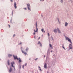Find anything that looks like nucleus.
Segmentation results:
<instances>
[{
	"label": "nucleus",
	"mask_w": 73,
	"mask_h": 73,
	"mask_svg": "<svg viewBox=\"0 0 73 73\" xmlns=\"http://www.w3.org/2000/svg\"><path fill=\"white\" fill-rule=\"evenodd\" d=\"M27 63H25V66H27Z\"/></svg>",
	"instance_id": "32"
},
{
	"label": "nucleus",
	"mask_w": 73,
	"mask_h": 73,
	"mask_svg": "<svg viewBox=\"0 0 73 73\" xmlns=\"http://www.w3.org/2000/svg\"><path fill=\"white\" fill-rule=\"evenodd\" d=\"M46 60H49V59L50 58H49V56H46Z\"/></svg>",
	"instance_id": "23"
},
{
	"label": "nucleus",
	"mask_w": 73,
	"mask_h": 73,
	"mask_svg": "<svg viewBox=\"0 0 73 73\" xmlns=\"http://www.w3.org/2000/svg\"><path fill=\"white\" fill-rule=\"evenodd\" d=\"M48 37H49V36H50V35H49V33H48Z\"/></svg>",
	"instance_id": "30"
},
{
	"label": "nucleus",
	"mask_w": 73,
	"mask_h": 73,
	"mask_svg": "<svg viewBox=\"0 0 73 73\" xmlns=\"http://www.w3.org/2000/svg\"><path fill=\"white\" fill-rule=\"evenodd\" d=\"M51 40H52L53 41H54V39H53V37L51 36Z\"/></svg>",
	"instance_id": "27"
},
{
	"label": "nucleus",
	"mask_w": 73,
	"mask_h": 73,
	"mask_svg": "<svg viewBox=\"0 0 73 73\" xmlns=\"http://www.w3.org/2000/svg\"><path fill=\"white\" fill-rule=\"evenodd\" d=\"M54 33H57V29H55L54 30Z\"/></svg>",
	"instance_id": "13"
},
{
	"label": "nucleus",
	"mask_w": 73,
	"mask_h": 73,
	"mask_svg": "<svg viewBox=\"0 0 73 73\" xmlns=\"http://www.w3.org/2000/svg\"><path fill=\"white\" fill-rule=\"evenodd\" d=\"M15 67H14V71H15Z\"/></svg>",
	"instance_id": "35"
},
{
	"label": "nucleus",
	"mask_w": 73,
	"mask_h": 73,
	"mask_svg": "<svg viewBox=\"0 0 73 73\" xmlns=\"http://www.w3.org/2000/svg\"><path fill=\"white\" fill-rule=\"evenodd\" d=\"M14 7L15 9H17V6H16V2L14 3Z\"/></svg>",
	"instance_id": "10"
},
{
	"label": "nucleus",
	"mask_w": 73,
	"mask_h": 73,
	"mask_svg": "<svg viewBox=\"0 0 73 73\" xmlns=\"http://www.w3.org/2000/svg\"><path fill=\"white\" fill-rule=\"evenodd\" d=\"M36 37V36H34V38H35Z\"/></svg>",
	"instance_id": "49"
},
{
	"label": "nucleus",
	"mask_w": 73,
	"mask_h": 73,
	"mask_svg": "<svg viewBox=\"0 0 73 73\" xmlns=\"http://www.w3.org/2000/svg\"><path fill=\"white\" fill-rule=\"evenodd\" d=\"M28 50H29V48L28 47L27 48H26L25 50L26 52H27V51H28Z\"/></svg>",
	"instance_id": "25"
},
{
	"label": "nucleus",
	"mask_w": 73,
	"mask_h": 73,
	"mask_svg": "<svg viewBox=\"0 0 73 73\" xmlns=\"http://www.w3.org/2000/svg\"><path fill=\"white\" fill-rule=\"evenodd\" d=\"M41 31H42V32H44V33H45V31L44 30V29H41Z\"/></svg>",
	"instance_id": "22"
},
{
	"label": "nucleus",
	"mask_w": 73,
	"mask_h": 73,
	"mask_svg": "<svg viewBox=\"0 0 73 73\" xmlns=\"http://www.w3.org/2000/svg\"><path fill=\"white\" fill-rule=\"evenodd\" d=\"M60 3H63V0H60Z\"/></svg>",
	"instance_id": "28"
},
{
	"label": "nucleus",
	"mask_w": 73,
	"mask_h": 73,
	"mask_svg": "<svg viewBox=\"0 0 73 73\" xmlns=\"http://www.w3.org/2000/svg\"><path fill=\"white\" fill-rule=\"evenodd\" d=\"M21 50L22 53H23L25 55L27 54V53L26 52H25V51H24V48H23V47H21Z\"/></svg>",
	"instance_id": "2"
},
{
	"label": "nucleus",
	"mask_w": 73,
	"mask_h": 73,
	"mask_svg": "<svg viewBox=\"0 0 73 73\" xmlns=\"http://www.w3.org/2000/svg\"><path fill=\"white\" fill-rule=\"evenodd\" d=\"M11 66H12L13 68H14V67H15L13 66V64H12V65H11Z\"/></svg>",
	"instance_id": "34"
},
{
	"label": "nucleus",
	"mask_w": 73,
	"mask_h": 73,
	"mask_svg": "<svg viewBox=\"0 0 73 73\" xmlns=\"http://www.w3.org/2000/svg\"><path fill=\"white\" fill-rule=\"evenodd\" d=\"M40 37H39V38H38V39L40 40Z\"/></svg>",
	"instance_id": "45"
},
{
	"label": "nucleus",
	"mask_w": 73,
	"mask_h": 73,
	"mask_svg": "<svg viewBox=\"0 0 73 73\" xmlns=\"http://www.w3.org/2000/svg\"><path fill=\"white\" fill-rule=\"evenodd\" d=\"M38 58H37L36 59H35V61H36V60H38Z\"/></svg>",
	"instance_id": "31"
},
{
	"label": "nucleus",
	"mask_w": 73,
	"mask_h": 73,
	"mask_svg": "<svg viewBox=\"0 0 73 73\" xmlns=\"http://www.w3.org/2000/svg\"><path fill=\"white\" fill-rule=\"evenodd\" d=\"M24 9L26 10V11H27V8H24Z\"/></svg>",
	"instance_id": "36"
},
{
	"label": "nucleus",
	"mask_w": 73,
	"mask_h": 73,
	"mask_svg": "<svg viewBox=\"0 0 73 73\" xmlns=\"http://www.w3.org/2000/svg\"><path fill=\"white\" fill-rule=\"evenodd\" d=\"M58 20V22L59 23V24H61V21L59 20V19H58V18L57 19Z\"/></svg>",
	"instance_id": "17"
},
{
	"label": "nucleus",
	"mask_w": 73,
	"mask_h": 73,
	"mask_svg": "<svg viewBox=\"0 0 73 73\" xmlns=\"http://www.w3.org/2000/svg\"><path fill=\"white\" fill-rule=\"evenodd\" d=\"M71 1V0H69V1Z\"/></svg>",
	"instance_id": "52"
},
{
	"label": "nucleus",
	"mask_w": 73,
	"mask_h": 73,
	"mask_svg": "<svg viewBox=\"0 0 73 73\" xmlns=\"http://www.w3.org/2000/svg\"><path fill=\"white\" fill-rule=\"evenodd\" d=\"M19 62H23V60H21V59H20V58H19Z\"/></svg>",
	"instance_id": "18"
},
{
	"label": "nucleus",
	"mask_w": 73,
	"mask_h": 73,
	"mask_svg": "<svg viewBox=\"0 0 73 73\" xmlns=\"http://www.w3.org/2000/svg\"><path fill=\"white\" fill-rule=\"evenodd\" d=\"M0 60H1V59H0Z\"/></svg>",
	"instance_id": "53"
},
{
	"label": "nucleus",
	"mask_w": 73,
	"mask_h": 73,
	"mask_svg": "<svg viewBox=\"0 0 73 73\" xmlns=\"http://www.w3.org/2000/svg\"><path fill=\"white\" fill-rule=\"evenodd\" d=\"M68 25V23L67 22H66L65 24V27H67Z\"/></svg>",
	"instance_id": "15"
},
{
	"label": "nucleus",
	"mask_w": 73,
	"mask_h": 73,
	"mask_svg": "<svg viewBox=\"0 0 73 73\" xmlns=\"http://www.w3.org/2000/svg\"><path fill=\"white\" fill-rule=\"evenodd\" d=\"M10 1H11V2H12V1H13L12 0H10Z\"/></svg>",
	"instance_id": "43"
},
{
	"label": "nucleus",
	"mask_w": 73,
	"mask_h": 73,
	"mask_svg": "<svg viewBox=\"0 0 73 73\" xmlns=\"http://www.w3.org/2000/svg\"><path fill=\"white\" fill-rule=\"evenodd\" d=\"M14 64H15V62H14V61H13L12 62H11V65H13Z\"/></svg>",
	"instance_id": "19"
},
{
	"label": "nucleus",
	"mask_w": 73,
	"mask_h": 73,
	"mask_svg": "<svg viewBox=\"0 0 73 73\" xmlns=\"http://www.w3.org/2000/svg\"><path fill=\"white\" fill-rule=\"evenodd\" d=\"M16 36V35H15V34H14L13 35V37H15Z\"/></svg>",
	"instance_id": "29"
},
{
	"label": "nucleus",
	"mask_w": 73,
	"mask_h": 73,
	"mask_svg": "<svg viewBox=\"0 0 73 73\" xmlns=\"http://www.w3.org/2000/svg\"><path fill=\"white\" fill-rule=\"evenodd\" d=\"M58 32L59 33H61V30L60 29L57 28Z\"/></svg>",
	"instance_id": "11"
},
{
	"label": "nucleus",
	"mask_w": 73,
	"mask_h": 73,
	"mask_svg": "<svg viewBox=\"0 0 73 73\" xmlns=\"http://www.w3.org/2000/svg\"><path fill=\"white\" fill-rule=\"evenodd\" d=\"M50 47L52 49H53V47H52V46L51 45V44H49Z\"/></svg>",
	"instance_id": "24"
},
{
	"label": "nucleus",
	"mask_w": 73,
	"mask_h": 73,
	"mask_svg": "<svg viewBox=\"0 0 73 73\" xmlns=\"http://www.w3.org/2000/svg\"><path fill=\"white\" fill-rule=\"evenodd\" d=\"M31 60V58H30L29 59V60Z\"/></svg>",
	"instance_id": "48"
},
{
	"label": "nucleus",
	"mask_w": 73,
	"mask_h": 73,
	"mask_svg": "<svg viewBox=\"0 0 73 73\" xmlns=\"http://www.w3.org/2000/svg\"><path fill=\"white\" fill-rule=\"evenodd\" d=\"M20 68L21 69V65H19Z\"/></svg>",
	"instance_id": "41"
},
{
	"label": "nucleus",
	"mask_w": 73,
	"mask_h": 73,
	"mask_svg": "<svg viewBox=\"0 0 73 73\" xmlns=\"http://www.w3.org/2000/svg\"><path fill=\"white\" fill-rule=\"evenodd\" d=\"M38 44H40V46L42 47V44H41V43L40 41H38Z\"/></svg>",
	"instance_id": "8"
},
{
	"label": "nucleus",
	"mask_w": 73,
	"mask_h": 73,
	"mask_svg": "<svg viewBox=\"0 0 73 73\" xmlns=\"http://www.w3.org/2000/svg\"><path fill=\"white\" fill-rule=\"evenodd\" d=\"M69 47L70 49L72 50L73 49V47H72V45L71 44H69Z\"/></svg>",
	"instance_id": "6"
},
{
	"label": "nucleus",
	"mask_w": 73,
	"mask_h": 73,
	"mask_svg": "<svg viewBox=\"0 0 73 73\" xmlns=\"http://www.w3.org/2000/svg\"><path fill=\"white\" fill-rule=\"evenodd\" d=\"M8 56L9 57H12V55L9 54L8 55Z\"/></svg>",
	"instance_id": "16"
},
{
	"label": "nucleus",
	"mask_w": 73,
	"mask_h": 73,
	"mask_svg": "<svg viewBox=\"0 0 73 73\" xmlns=\"http://www.w3.org/2000/svg\"><path fill=\"white\" fill-rule=\"evenodd\" d=\"M36 31H35V29L34 30V31L35 32L33 33V35H35V34H36V33H35V32H37V31H38V28H37V22H36Z\"/></svg>",
	"instance_id": "1"
},
{
	"label": "nucleus",
	"mask_w": 73,
	"mask_h": 73,
	"mask_svg": "<svg viewBox=\"0 0 73 73\" xmlns=\"http://www.w3.org/2000/svg\"><path fill=\"white\" fill-rule=\"evenodd\" d=\"M13 11H12V15H13Z\"/></svg>",
	"instance_id": "38"
},
{
	"label": "nucleus",
	"mask_w": 73,
	"mask_h": 73,
	"mask_svg": "<svg viewBox=\"0 0 73 73\" xmlns=\"http://www.w3.org/2000/svg\"><path fill=\"white\" fill-rule=\"evenodd\" d=\"M24 65H23V69H24Z\"/></svg>",
	"instance_id": "37"
},
{
	"label": "nucleus",
	"mask_w": 73,
	"mask_h": 73,
	"mask_svg": "<svg viewBox=\"0 0 73 73\" xmlns=\"http://www.w3.org/2000/svg\"><path fill=\"white\" fill-rule=\"evenodd\" d=\"M41 16L42 17H43V16H42V15H41Z\"/></svg>",
	"instance_id": "51"
},
{
	"label": "nucleus",
	"mask_w": 73,
	"mask_h": 73,
	"mask_svg": "<svg viewBox=\"0 0 73 73\" xmlns=\"http://www.w3.org/2000/svg\"><path fill=\"white\" fill-rule=\"evenodd\" d=\"M7 63H8V65H9V66L10 65V64H9V60H8Z\"/></svg>",
	"instance_id": "26"
},
{
	"label": "nucleus",
	"mask_w": 73,
	"mask_h": 73,
	"mask_svg": "<svg viewBox=\"0 0 73 73\" xmlns=\"http://www.w3.org/2000/svg\"><path fill=\"white\" fill-rule=\"evenodd\" d=\"M66 40H68V41H69L70 42L71 44H72V42H71V40L68 37H66L65 36Z\"/></svg>",
	"instance_id": "4"
},
{
	"label": "nucleus",
	"mask_w": 73,
	"mask_h": 73,
	"mask_svg": "<svg viewBox=\"0 0 73 73\" xmlns=\"http://www.w3.org/2000/svg\"><path fill=\"white\" fill-rule=\"evenodd\" d=\"M44 67L45 69H46V68H47V64L46 63L44 64Z\"/></svg>",
	"instance_id": "9"
},
{
	"label": "nucleus",
	"mask_w": 73,
	"mask_h": 73,
	"mask_svg": "<svg viewBox=\"0 0 73 73\" xmlns=\"http://www.w3.org/2000/svg\"><path fill=\"white\" fill-rule=\"evenodd\" d=\"M38 68H39V69H38L39 70H40V72H42V70H41V67H40V66H38Z\"/></svg>",
	"instance_id": "14"
},
{
	"label": "nucleus",
	"mask_w": 73,
	"mask_h": 73,
	"mask_svg": "<svg viewBox=\"0 0 73 73\" xmlns=\"http://www.w3.org/2000/svg\"><path fill=\"white\" fill-rule=\"evenodd\" d=\"M62 48H64V50H66V49H65V47H64V44H62Z\"/></svg>",
	"instance_id": "20"
},
{
	"label": "nucleus",
	"mask_w": 73,
	"mask_h": 73,
	"mask_svg": "<svg viewBox=\"0 0 73 73\" xmlns=\"http://www.w3.org/2000/svg\"><path fill=\"white\" fill-rule=\"evenodd\" d=\"M12 18H11L10 20V23H11L12 24H13V23H12Z\"/></svg>",
	"instance_id": "21"
},
{
	"label": "nucleus",
	"mask_w": 73,
	"mask_h": 73,
	"mask_svg": "<svg viewBox=\"0 0 73 73\" xmlns=\"http://www.w3.org/2000/svg\"><path fill=\"white\" fill-rule=\"evenodd\" d=\"M42 37H43V35H42Z\"/></svg>",
	"instance_id": "47"
},
{
	"label": "nucleus",
	"mask_w": 73,
	"mask_h": 73,
	"mask_svg": "<svg viewBox=\"0 0 73 73\" xmlns=\"http://www.w3.org/2000/svg\"><path fill=\"white\" fill-rule=\"evenodd\" d=\"M70 48H69V49L67 50L68 51H69V50H70Z\"/></svg>",
	"instance_id": "42"
},
{
	"label": "nucleus",
	"mask_w": 73,
	"mask_h": 73,
	"mask_svg": "<svg viewBox=\"0 0 73 73\" xmlns=\"http://www.w3.org/2000/svg\"><path fill=\"white\" fill-rule=\"evenodd\" d=\"M9 28H11V26L10 25H9Z\"/></svg>",
	"instance_id": "40"
},
{
	"label": "nucleus",
	"mask_w": 73,
	"mask_h": 73,
	"mask_svg": "<svg viewBox=\"0 0 73 73\" xmlns=\"http://www.w3.org/2000/svg\"><path fill=\"white\" fill-rule=\"evenodd\" d=\"M53 56H54H54H55L54 55Z\"/></svg>",
	"instance_id": "50"
},
{
	"label": "nucleus",
	"mask_w": 73,
	"mask_h": 73,
	"mask_svg": "<svg viewBox=\"0 0 73 73\" xmlns=\"http://www.w3.org/2000/svg\"><path fill=\"white\" fill-rule=\"evenodd\" d=\"M40 1H44V0H40Z\"/></svg>",
	"instance_id": "39"
},
{
	"label": "nucleus",
	"mask_w": 73,
	"mask_h": 73,
	"mask_svg": "<svg viewBox=\"0 0 73 73\" xmlns=\"http://www.w3.org/2000/svg\"><path fill=\"white\" fill-rule=\"evenodd\" d=\"M22 43L21 42H20V43H19V45H21Z\"/></svg>",
	"instance_id": "33"
},
{
	"label": "nucleus",
	"mask_w": 73,
	"mask_h": 73,
	"mask_svg": "<svg viewBox=\"0 0 73 73\" xmlns=\"http://www.w3.org/2000/svg\"><path fill=\"white\" fill-rule=\"evenodd\" d=\"M13 57H14V60H18L19 58H17V56H15V55H13Z\"/></svg>",
	"instance_id": "7"
},
{
	"label": "nucleus",
	"mask_w": 73,
	"mask_h": 73,
	"mask_svg": "<svg viewBox=\"0 0 73 73\" xmlns=\"http://www.w3.org/2000/svg\"><path fill=\"white\" fill-rule=\"evenodd\" d=\"M9 73H11V72L12 71V68L10 67V69H9Z\"/></svg>",
	"instance_id": "12"
},
{
	"label": "nucleus",
	"mask_w": 73,
	"mask_h": 73,
	"mask_svg": "<svg viewBox=\"0 0 73 73\" xmlns=\"http://www.w3.org/2000/svg\"><path fill=\"white\" fill-rule=\"evenodd\" d=\"M51 53H52V52H53V50H51Z\"/></svg>",
	"instance_id": "44"
},
{
	"label": "nucleus",
	"mask_w": 73,
	"mask_h": 73,
	"mask_svg": "<svg viewBox=\"0 0 73 73\" xmlns=\"http://www.w3.org/2000/svg\"><path fill=\"white\" fill-rule=\"evenodd\" d=\"M45 56H46L45 55H44V58H45Z\"/></svg>",
	"instance_id": "46"
},
{
	"label": "nucleus",
	"mask_w": 73,
	"mask_h": 73,
	"mask_svg": "<svg viewBox=\"0 0 73 73\" xmlns=\"http://www.w3.org/2000/svg\"><path fill=\"white\" fill-rule=\"evenodd\" d=\"M50 52H49V49H48L47 51V56H46L49 57L50 56Z\"/></svg>",
	"instance_id": "5"
},
{
	"label": "nucleus",
	"mask_w": 73,
	"mask_h": 73,
	"mask_svg": "<svg viewBox=\"0 0 73 73\" xmlns=\"http://www.w3.org/2000/svg\"><path fill=\"white\" fill-rule=\"evenodd\" d=\"M27 5L28 10L29 11H31V5H30L29 4H27Z\"/></svg>",
	"instance_id": "3"
}]
</instances>
